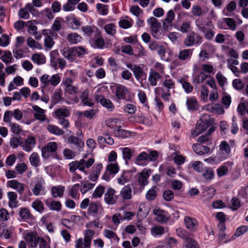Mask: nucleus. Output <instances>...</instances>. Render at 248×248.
Instances as JSON below:
<instances>
[{"instance_id":"obj_1","label":"nucleus","mask_w":248,"mask_h":248,"mask_svg":"<svg viewBox=\"0 0 248 248\" xmlns=\"http://www.w3.org/2000/svg\"><path fill=\"white\" fill-rule=\"evenodd\" d=\"M61 53L66 59L70 62L74 61L77 56L81 58L85 54L87 53L86 49L82 46L64 47L62 50H61Z\"/></svg>"},{"instance_id":"obj_2","label":"nucleus","mask_w":248,"mask_h":248,"mask_svg":"<svg viewBox=\"0 0 248 248\" xmlns=\"http://www.w3.org/2000/svg\"><path fill=\"white\" fill-rule=\"evenodd\" d=\"M112 93L115 94L116 98L118 100H123L126 101L131 102V92L129 89L122 84H116L110 86Z\"/></svg>"},{"instance_id":"obj_3","label":"nucleus","mask_w":248,"mask_h":248,"mask_svg":"<svg viewBox=\"0 0 248 248\" xmlns=\"http://www.w3.org/2000/svg\"><path fill=\"white\" fill-rule=\"evenodd\" d=\"M214 119L212 117H208V119L201 118L199 121L197 122L195 129L192 132V135L195 137L201 134L214 124Z\"/></svg>"},{"instance_id":"obj_4","label":"nucleus","mask_w":248,"mask_h":248,"mask_svg":"<svg viewBox=\"0 0 248 248\" xmlns=\"http://www.w3.org/2000/svg\"><path fill=\"white\" fill-rule=\"evenodd\" d=\"M58 149L56 142L52 141L47 143L42 147L41 150L42 156L44 159H47L50 156V153H55Z\"/></svg>"},{"instance_id":"obj_5","label":"nucleus","mask_w":248,"mask_h":248,"mask_svg":"<svg viewBox=\"0 0 248 248\" xmlns=\"http://www.w3.org/2000/svg\"><path fill=\"white\" fill-rule=\"evenodd\" d=\"M19 221H26L30 223H33L35 220V217L31 214L30 210L27 207H21L19 209Z\"/></svg>"},{"instance_id":"obj_6","label":"nucleus","mask_w":248,"mask_h":248,"mask_svg":"<svg viewBox=\"0 0 248 248\" xmlns=\"http://www.w3.org/2000/svg\"><path fill=\"white\" fill-rule=\"evenodd\" d=\"M95 101L99 102L104 107L106 108L109 111H112L115 106L112 102L108 99L106 98L105 96L101 94H94Z\"/></svg>"},{"instance_id":"obj_7","label":"nucleus","mask_w":248,"mask_h":248,"mask_svg":"<svg viewBox=\"0 0 248 248\" xmlns=\"http://www.w3.org/2000/svg\"><path fill=\"white\" fill-rule=\"evenodd\" d=\"M82 30L84 34L89 37H92L93 36L94 37L101 36V32L95 26L87 25L83 27Z\"/></svg>"},{"instance_id":"obj_8","label":"nucleus","mask_w":248,"mask_h":248,"mask_svg":"<svg viewBox=\"0 0 248 248\" xmlns=\"http://www.w3.org/2000/svg\"><path fill=\"white\" fill-rule=\"evenodd\" d=\"M44 202L50 210L57 212L61 210L62 205L61 202L54 201L52 198H47L45 200Z\"/></svg>"},{"instance_id":"obj_9","label":"nucleus","mask_w":248,"mask_h":248,"mask_svg":"<svg viewBox=\"0 0 248 248\" xmlns=\"http://www.w3.org/2000/svg\"><path fill=\"white\" fill-rule=\"evenodd\" d=\"M233 165V162L228 161L224 162L223 165L219 166L217 170V173L218 177L220 178L226 175L229 171V168Z\"/></svg>"},{"instance_id":"obj_10","label":"nucleus","mask_w":248,"mask_h":248,"mask_svg":"<svg viewBox=\"0 0 248 248\" xmlns=\"http://www.w3.org/2000/svg\"><path fill=\"white\" fill-rule=\"evenodd\" d=\"M162 76L158 72L152 69H150L148 80L151 86H156L157 84L158 80H162Z\"/></svg>"},{"instance_id":"obj_11","label":"nucleus","mask_w":248,"mask_h":248,"mask_svg":"<svg viewBox=\"0 0 248 248\" xmlns=\"http://www.w3.org/2000/svg\"><path fill=\"white\" fill-rule=\"evenodd\" d=\"M184 222L186 227L191 232H195L198 227V222L194 218L186 216L184 218Z\"/></svg>"},{"instance_id":"obj_12","label":"nucleus","mask_w":248,"mask_h":248,"mask_svg":"<svg viewBox=\"0 0 248 248\" xmlns=\"http://www.w3.org/2000/svg\"><path fill=\"white\" fill-rule=\"evenodd\" d=\"M216 217L218 221V223L217 225V228L220 232L225 231L226 226L225 224L226 222V215L222 212H219L217 213Z\"/></svg>"},{"instance_id":"obj_13","label":"nucleus","mask_w":248,"mask_h":248,"mask_svg":"<svg viewBox=\"0 0 248 248\" xmlns=\"http://www.w3.org/2000/svg\"><path fill=\"white\" fill-rule=\"evenodd\" d=\"M166 213L167 212L160 209H154L153 211V214L156 216V221L161 223H166L169 219V217L166 215Z\"/></svg>"},{"instance_id":"obj_14","label":"nucleus","mask_w":248,"mask_h":248,"mask_svg":"<svg viewBox=\"0 0 248 248\" xmlns=\"http://www.w3.org/2000/svg\"><path fill=\"white\" fill-rule=\"evenodd\" d=\"M100 210H103L102 206L100 204L92 202L89 204L87 212L89 215H92L93 217H96Z\"/></svg>"},{"instance_id":"obj_15","label":"nucleus","mask_w":248,"mask_h":248,"mask_svg":"<svg viewBox=\"0 0 248 248\" xmlns=\"http://www.w3.org/2000/svg\"><path fill=\"white\" fill-rule=\"evenodd\" d=\"M69 27L73 30H76L79 28L80 22L79 20L76 18L74 15L67 16L65 18Z\"/></svg>"},{"instance_id":"obj_16","label":"nucleus","mask_w":248,"mask_h":248,"mask_svg":"<svg viewBox=\"0 0 248 248\" xmlns=\"http://www.w3.org/2000/svg\"><path fill=\"white\" fill-rule=\"evenodd\" d=\"M219 147L220 150L224 154V155L221 157V160H225L229 158L231 154V147L229 144L226 141H222Z\"/></svg>"},{"instance_id":"obj_17","label":"nucleus","mask_w":248,"mask_h":248,"mask_svg":"<svg viewBox=\"0 0 248 248\" xmlns=\"http://www.w3.org/2000/svg\"><path fill=\"white\" fill-rule=\"evenodd\" d=\"M192 147L194 152L200 155L208 154L210 151V148L207 146L202 145L201 144H194Z\"/></svg>"},{"instance_id":"obj_18","label":"nucleus","mask_w":248,"mask_h":248,"mask_svg":"<svg viewBox=\"0 0 248 248\" xmlns=\"http://www.w3.org/2000/svg\"><path fill=\"white\" fill-rule=\"evenodd\" d=\"M186 104L187 109L189 111H196L199 108V104L195 96L188 97L186 99Z\"/></svg>"},{"instance_id":"obj_19","label":"nucleus","mask_w":248,"mask_h":248,"mask_svg":"<svg viewBox=\"0 0 248 248\" xmlns=\"http://www.w3.org/2000/svg\"><path fill=\"white\" fill-rule=\"evenodd\" d=\"M116 191L111 187H109L105 194L104 201L108 204H113L115 203V200L113 198Z\"/></svg>"},{"instance_id":"obj_20","label":"nucleus","mask_w":248,"mask_h":248,"mask_svg":"<svg viewBox=\"0 0 248 248\" xmlns=\"http://www.w3.org/2000/svg\"><path fill=\"white\" fill-rule=\"evenodd\" d=\"M121 126L119 124L118 128L114 131V134L116 137L121 138L122 139H126L130 138L131 136L132 133L134 132L130 131L121 129Z\"/></svg>"},{"instance_id":"obj_21","label":"nucleus","mask_w":248,"mask_h":248,"mask_svg":"<svg viewBox=\"0 0 248 248\" xmlns=\"http://www.w3.org/2000/svg\"><path fill=\"white\" fill-rule=\"evenodd\" d=\"M94 231L93 230H87L84 233V245L86 248L90 247L93 236L94 235Z\"/></svg>"},{"instance_id":"obj_22","label":"nucleus","mask_w":248,"mask_h":248,"mask_svg":"<svg viewBox=\"0 0 248 248\" xmlns=\"http://www.w3.org/2000/svg\"><path fill=\"white\" fill-rule=\"evenodd\" d=\"M65 187L62 186H54L51 188L52 196L54 198L63 196Z\"/></svg>"},{"instance_id":"obj_23","label":"nucleus","mask_w":248,"mask_h":248,"mask_svg":"<svg viewBox=\"0 0 248 248\" xmlns=\"http://www.w3.org/2000/svg\"><path fill=\"white\" fill-rule=\"evenodd\" d=\"M25 145L23 149L26 152H30L36 143V140L34 137L29 136L25 140Z\"/></svg>"},{"instance_id":"obj_24","label":"nucleus","mask_w":248,"mask_h":248,"mask_svg":"<svg viewBox=\"0 0 248 248\" xmlns=\"http://www.w3.org/2000/svg\"><path fill=\"white\" fill-rule=\"evenodd\" d=\"M166 79L164 80L160 81L159 85L161 84L162 82V86L163 87H165L167 89L168 91H170L171 89L175 88V84L172 79L170 78L168 75H166Z\"/></svg>"},{"instance_id":"obj_25","label":"nucleus","mask_w":248,"mask_h":248,"mask_svg":"<svg viewBox=\"0 0 248 248\" xmlns=\"http://www.w3.org/2000/svg\"><path fill=\"white\" fill-rule=\"evenodd\" d=\"M31 207L36 212L42 213L45 211V207L43 202L39 199H35L31 204Z\"/></svg>"},{"instance_id":"obj_26","label":"nucleus","mask_w":248,"mask_h":248,"mask_svg":"<svg viewBox=\"0 0 248 248\" xmlns=\"http://www.w3.org/2000/svg\"><path fill=\"white\" fill-rule=\"evenodd\" d=\"M94 185V184L91 183L87 180L82 181L81 183L80 191L82 194H84L88 191L93 188Z\"/></svg>"},{"instance_id":"obj_27","label":"nucleus","mask_w":248,"mask_h":248,"mask_svg":"<svg viewBox=\"0 0 248 248\" xmlns=\"http://www.w3.org/2000/svg\"><path fill=\"white\" fill-rule=\"evenodd\" d=\"M193 49H186L181 50L178 54V58L182 61L190 59Z\"/></svg>"},{"instance_id":"obj_28","label":"nucleus","mask_w":248,"mask_h":248,"mask_svg":"<svg viewBox=\"0 0 248 248\" xmlns=\"http://www.w3.org/2000/svg\"><path fill=\"white\" fill-rule=\"evenodd\" d=\"M176 232L177 236L183 239L184 242H186L187 240H188L189 239H193L190 237V233L182 228H178L176 230Z\"/></svg>"},{"instance_id":"obj_29","label":"nucleus","mask_w":248,"mask_h":248,"mask_svg":"<svg viewBox=\"0 0 248 248\" xmlns=\"http://www.w3.org/2000/svg\"><path fill=\"white\" fill-rule=\"evenodd\" d=\"M202 176L206 180H211L214 178L215 173L212 168L205 167L202 170Z\"/></svg>"},{"instance_id":"obj_30","label":"nucleus","mask_w":248,"mask_h":248,"mask_svg":"<svg viewBox=\"0 0 248 248\" xmlns=\"http://www.w3.org/2000/svg\"><path fill=\"white\" fill-rule=\"evenodd\" d=\"M31 59L34 62H36L38 65L43 64L46 62V58L41 53L33 54Z\"/></svg>"},{"instance_id":"obj_31","label":"nucleus","mask_w":248,"mask_h":248,"mask_svg":"<svg viewBox=\"0 0 248 248\" xmlns=\"http://www.w3.org/2000/svg\"><path fill=\"white\" fill-rule=\"evenodd\" d=\"M183 248H201L198 242L194 239H189L184 242Z\"/></svg>"},{"instance_id":"obj_32","label":"nucleus","mask_w":248,"mask_h":248,"mask_svg":"<svg viewBox=\"0 0 248 248\" xmlns=\"http://www.w3.org/2000/svg\"><path fill=\"white\" fill-rule=\"evenodd\" d=\"M159 170L160 173H163L164 171H166L167 174L171 177L176 173L175 168L173 167L168 166L166 168L165 166L163 165H161L159 166Z\"/></svg>"},{"instance_id":"obj_33","label":"nucleus","mask_w":248,"mask_h":248,"mask_svg":"<svg viewBox=\"0 0 248 248\" xmlns=\"http://www.w3.org/2000/svg\"><path fill=\"white\" fill-rule=\"evenodd\" d=\"M131 191L130 186L127 185L122 189L120 193L124 199L129 200L131 198Z\"/></svg>"},{"instance_id":"obj_34","label":"nucleus","mask_w":248,"mask_h":248,"mask_svg":"<svg viewBox=\"0 0 248 248\" xmlns=\"http://www.w3.org/2000/svg\"><path fill=\"white\" fill-rule=\"evenodd\" d=\"M160 27V23H158V24L150 27L152 36L157 39L161 38V33L159 31Z\"/></svg>"},{"instance_id":"obj_35","label":"nucleus","mask_w":248,"mask_h":248,"mask_svg":"<svg viewBox=\"0 0 248 248\" xmlns=\"http://www.w3.org/2000/svg\"><path fill=\"white\" fill-rule=\"evenodd\" d=\"M47 129L50 133L57 136L62 135L64 134V131L54 125H48Z\"/></svg>"},{"instance_id":"obj_36","label":"nucleus","mask_w":248,"mask_h":248,"mask_svg":"<svg viewBox=\"0 0 248 248\" xmlns=\"http://www.w3.org/2000/svg\"><path fill=\"white\" fill-rule=\"evenodd\" d=\"M82 37L76 33L68 35L67 39L70 44H76L81 41Z\"/></svg>"},{"instance_id":"obj_37","label":"nucleus","mask_w":248,"mask_h":248,"mask_svg":"<svg viewBox=\"0 0 248 248\" xmlns=\"http://www.w3.org/2000/svg\"><path fill=\"white\" fill-rule=\"evenodd\" d=\"M105 186L99 185L97 186L95 189L94 191L92 194V198H101L103 194L105 192Z\"/></svg>"},{"instance_id":"obj_38","label":"nucleus","mask_w":248,"mask_h":248,"mask_svg":"<svg viewBox=\"0 0 248 248\" xmlns=\"http://www.w3.org/2000/svg\"><path fill=\"white\" fill-rule=\"evenodd\" d=\"M106 124L111 129H117L121 124L120 121L118 119L113 118L109 119L106 121Z\"/></svg>"},{"instance_id":"obj_39","label":"nucleus","mask_w":248,"mask_h":248,"mask_svg":"<svg viewBox=\"0 0 248 248\" xmlns=\"http://www.w3.org/2000/svg\"><path fill=\"white\" fill-rule=\"evenodd\" d=\"M30 162L31 165L35 167L40 165V157L38 153L33 152L30 156Z\"/></svg>"},{"instance_id":"obj_40","label":"nucleus","mask_w":248,"mask_h":248,"mask_svg":"<svg viewBox=\"0 0 248 248\" xmlns=\"http://www.w3.org/2000/svg\"><path fill=\"white\" fill-rule=\"evenodd\" d=\"M175 17V14L174 11L172 10H170L167 13L166 17L165 19V21L163 22V27L164 28H167L168 30V26L165 23V21L168 23H170L173 20H174Z\"/></svg>"},{"instance_id":"obj_41","label":"nucleus","mask_w":248,"mask_h":248,"mask_svg":"<svg viewBox=\"0 0 248 248\" xmlns=\"http://www.w3.org/2000/svg\"><path fill=\"white\" fill-rule=\"evenodd\" d=\"M149 159V155L145 152H142L140 153L136 157L135 163L138 165H143V164L141 162L143 161H148Z\"/></svg>"},{"instance_id":"obj_42","label":"nucleus","mask_w":248,"mask_h":248,"mask_svg":"<svg viewBox=\"0 0 248 248\" xmlns=\"http://www.w3.org/2000/svg\"><path fill=\"white\" fill-rule=\"evenodd\" d=\"M62 93L61 89H59L58 91H56L52 96V102L54 104H56L63 99L62 97Z\"/></svg>"},{"instance_id":"obj_43","label":"nucleus","mask_w":248,"mask_h":248,"mask_svg":"<svg viewBox=\"0 0 248 248\" xmlns=\"http://www.w3.org/2000/svg\"><path fill=\"white\" fill-rule=\"evenodd\" d=\"M123 158L127 162L130 160L133 156V154L131 150L128 147H124L122 148Z\"/></svg>"},{"instance_id":"obj_44","label":"nucleus","mask_w":248,"mask_h":248,"mask_svg":"<svg viewBox=\"0 0 248 248\" xmlns=\"http://www.w3.org/2000/svg\"><path fill=\"white\" fill-rule=\"evenodd\" d=\"M4 54L1 56V60L4 62L5 64H8L12 63L14 60V59L12 57V53L10 51H4Z\"/></svg>"},{"instance_id":"obj_45","label":"nucleus","mask_w":248,"mask_h":248,"mask_svg":"<svg viewBox=\"0 0 248 248\" xmlns=\"http://www.w3.org/2000/svg\"><path fill=\"white\" fill-rule=\"evenodd\" d=\"M156 188V186H153L146 193V198L149 201L154 200L157 197V192L155 190Z\"/></svg>"},{"instance_id":"obj_46","label":"nucleus","mask_w":248,"mask_h":248,"mask_svg":"<svg viewBox=\"0 0 248 248\" xmlns=\"http://www.w3.org/2000/svg\"><path fill=\"white\" fill-rule=\"evenodd\" d=\"M195 38V32L192 31L185 39L184 44L187 46H192L194 44Z\"/></svg>"},{"instance_id":"obj_47","label":"nucleus","mask_w":248,"mask_h":248,"mask_svg":"<svg viewBox=\"0 0 248 248\" xmlns=\"http://www.w3.org/2000/svg\"><path fill=\"white\" fill-rule=\"evenodd\" d=\"M55 115L60 119L68 117L70 112L67 109L58 108L55 111Z\"/></svg>"},{"instance_id":"obj_48","label":"nucleus","mask_w":248,"mask_h":248,"mask_svg":"<svg viewBox=\"0 0 248 248\" xmlns=\"http://www.w3.org/2000/svg\"><path fill=\"white\" fill-rule=\"evenodd\" d=\"M119 170V167L117 163H110L108 164L106 168V171H108L110 174H116Z\"/></svg>"},{"instance_id":"obj_49","label":"nucleus","mask_w":248,"mask_h":248,"mask_svg":"<svg viewBox=\"0 0 248 248\" xmlns=\"http://www.w3.org/2000/svg\"><path fill=\"white\" fill-rule=\"evenodd\" d=\"M96 7L99 14L103 16L107 15L108 14V6L102 3H97Z\"/></svg>"},{"instance_id":"obj_50","label":"nucleus","mask_w":248,"mask_h":248,"mask_svg":"<svg viewBox=\"0 0 248 248\" xmlns=\"http://www.w3.org/2000/svg\"><path fill=\"white\" fill-rule=\"evenodd\" d=\"M32 108L36 111V112L34 113L35 118L37 120H42L41 116L45 112L44 110L37 105H33Z\"/></svg>"},{"instance_id":"obj_51","label":"nucleus","mask_w":248,"mask_h":248,"mask_svg":"<svg viewBox=\"0 0 248 248\" xmlns=\"http://www.w3.org/2000/svg\"><path fill=\"white\" fill-rule=\"evenodd\" d=\"M130 21L126 19H122L119 21V25L120 28L124 29H126L130 28L133 26V21L130 18Z\"/></svg>"},{"instance_id":"obj_52","label":"nucleus","mask_w":248,"mask_h":248,"mask_svg":"<svg viewBox=\"0 0 248 248\" xmlns=\"http://www.w3.org/2000/svg\"><path fill=\"white\" fill-rule=\"evenodd\" d=\"M231 202L232 205L231 209L233 211L237 210L241 206L240 200L236 197H233Z\"/></svg>"},{"instance_id":"obj_53","label":"nucleus","mask_w":248,"mask_h":248,"mask_svg":"<svg viewBox=\"0 0 248 248\" xmlns=\"http://www.w3.org/2000/svg\"><path fill=\"white\" fill-rule=\"evenodd\" d=\"M138 96L140 103L143 104L144 107L149 109V107L147 101V96L145 93L143 91H140L138 93Z\"/></svg>"},{"instance_id":"obj_54","label":"nucleus","mask_w":248,"mask_h":248,"mask_svg":"<svg viewBox=\"0 0 248 248\" xmlns=\"http://www.w3.org/2000/svg\"><path fill=\"white\" fill-rule=\"evenodd\" d=\"M180 82L182 84L183 88L186 93H188L192 92L193 87L189 82L187 81H184L183 79H180Z\"/></svg>"},{"instance_id":"obj_55","label":"nucleus","mask_w":248,"mask_h":248,"mask_svg":"<svg viewBox=\"0 0 248 248\" xmlns=\"http://www.w3.org/2000/svg\"><path fill=\"white\" fill-rule=\"evenodd\" d=\"M79 187L80 185L79 184H76L72 186L69 191V194L73 199H76L77 198L78 194V195H79L78 193Z\"/></svg>"},{"instance_id":"obj_56","label":"nucleus","mask_w":248,"mask_h":248,"mask_svg":"<svg viewBox=\"0 0 248 248\" xmlns=\"http://www.w3.org/2000/svg\"><path fill=\"white\" fill-rule=\"evenodd\" d=\"M248 231V226L242 225L236 229L233 235L234 237H237L244 234Z\"/></svg>"},{"instance_id":"obj_57","label":"nucleus","mask_w":248,"mask_h":248,"mask_svg":"<svg viewBox=\"0 0 248 248\" xmlns=\"http://www.w3.org/2000/svg\"><path fill=\"white\" fill-rule=\"evenodd\" d=\"M177 243V241L175 238L170 237L168 239V241L166 244L163 246H161L160 248H171L175 247Z\"/></svg>"},{"instance_id":"obj_58","label":"nucleus","mask_w":248,"mask_h":248,"mask_svg":"<svg viewBox=\"0 0 248 248\" xmlns=\"http://www.w3.org/2000/svg\"><path fill=\"white\" fill-rule=\"evenodd\" d=\"M64 85L66 86V91L69 94L74 95L77 93L78 88L71 85L70 83H68L67 81H65Z\"/></svg>"},{"instance_id":"obj_59","label":"nucleus","mask_w":248,"mask_h":248,"mask_svg":"<svg viewBox=\"0 0 248 248\" xmlns=\"http://www.w3.org/2000/svg\"><path fill=\"white\" fill-rule=\"evenodd\" d=\"M116 26L113 23L107 24L105 27V30L108 34L113 35L116 33Z\"/></svg>"},{"instance_id":"obj_60","label":"nucleus","mask_w":248,"mask_h":248,"mask_svg":"<svg viewBox=\"0 0 248 248\" xmlns=\"http://www.w3.org/2000/svg\"><path fill=\"white\" fill-rule=\"evenodd\" d=\"M162 196L165 201H171L174 198V193L171 190H165L162 194Z\"/></svg>"},{"instance_id":"obj_61","label":"nucleus","mask_w":248,"mask_h":248,"mask_svg":"<svg viewBox=\"0 0 248 248\" xmlns=\"http://www.w3.org/2000/svg\"><path fill=\"white\" fill-rule=\"evenodd\" d=\"M96 39L94 40L92 37V40L93 42H94V45L95 46V47L97 48H103L105 42L103 38L100 36L96 37Z\"/></svg>"},{"instance_id":"obj_62","label":"nucleus","mask_w":248,"mask_h":248,"mask_svg":"<svg viewBox=\"0 0 248 248\" xmlns=\"http://www.w3.org/2000/svg\"><path fill=\"white\" fill-rule=\"evenodd\" d=\"M241 175L240 169L238 166L234 167L231 174V179L232 181H235L238 179Z\"/></svg>"},{"instance_id":"obj_63","label":"nucleus","mask_w":248,"mask_h":248,"mask_svg":"<svg viewBox=\"0 0 248 248\" xmlns=\"http://www.w3.org/2000/svg\"><path fill=\"white\" fill-rule=\"evenodd\" d=\"M233 87L237 90H241L244 88V84L240 79H234L232 81Z\"/></svg>"},{"instance_id":"obj_64","label":"nucleus","mask_w":248,"mask_h":248,"mask_svg":"<svg viewBox=\"0 0 248 248\" xmlns=\"http://www.w3.org/2000/svg\"><path fill=\"white\" fill-rule=\"evenodd\" d=\"M133 73L137 80H140V78L144 72L143 69L138 65H135Z\"/></svg>"}]
</instances>
